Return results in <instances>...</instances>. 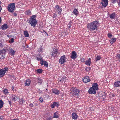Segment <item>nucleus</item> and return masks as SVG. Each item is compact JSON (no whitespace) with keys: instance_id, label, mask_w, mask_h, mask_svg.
<instances>
[{"instance_id":"nucleus-41","label":"nucleus","mask_w":120,"mask_h":120,"mask_svg":"<svg viewBox=\"0 0 120 120\" xmlns=\"http://www.w3.org/2000/svg\"><path fill=\"white\" fill-rule=\"evenodd\" d=\"M37 60H38L39 61L40 60V61H42V59L41 58V57L38 58V57H37Z\"/></svg>"},{"instance_id":"nucleus-45","label":"nucleus","mask_w":120,"mask_h":120,"mask_svg":"<svg viewBox=\"0 0 120 120\" xmlns=\"http://www.w3.org/2000/svg\"><path fill=\"white\" fill-rule=\"evenodd\" d=\"M39 99L41 102H42L43 101V99L42 98H40Z\"/></svg>"},{"instance_id":"nucleus-2","label":"nucleus","mask_w":120,"mask_h":120,"mask_svg":"<svg viewBox=\"0 0 120 120\" xmlns=\"http://www.w3.org/2000/svg\"><path fill=\"white\" fill-rule=\"evenodd\" d=\"M37 16L36 15H34L30 17L29 18V23L31 26L34 27L38 23V21L36 18Z\"/></svg>"},{"instance_id":"nucleus-22","label":"nucleus","mask_w":120,"mask_h":120,"mask_svg":"<svg viewBox=\"0 0 120 120\" xmlns=\"http://www.w3.org/2000/svg\"><path fill=\"white\" fill-rule=\"evenodd\" d=\"M91 59L90 58L88 60L85 61V64L88 66L90 65L91 64Z\"/></svg>"},{"instance_id":"nucleus-19","label":"nucleus","mask_w":120,"mask_h":120,"mask_svg":"<svg viewBox=\"0 0 120 120\" xmlns=\"http://www.w3.org/2000/svg\"><path fill=\"white\" fill-rule=\"evenodd\" d=\"M71 116L72 118L74 120H76L78 117L77 114L74 112L72 113Z\"/></svg>"},{"instance_id":"nucleus-25","label":"nucleus","mask_w":120,"mask_h":120,"mask_svg":"<svg viewBox=\"0 0 120 120\" xmlns=\"http://www.w3.org/2000/svg\"><path fill=\"white\" fill-rule=\"evenodd\" d=\"M116 16L115 14L113 13L109 15V17L111 19H114Z\"/></svg>"},{"instance_id":"nucleus-39","label":"nucleus","mask_w":120,"mask_h":120,"mask_svg":"<svg viewBox=\"0 0 120 120\" xmlns=\"http://www.w3.org/2000/svg\"><path fill=\"white\" fill-rule=\"evenodd\" d=\"M14 41V39L13 38H11L10 40L9 41V42L10 43H13Z\"/></svg>"},{"instance_id":"nucleus-54","label":"nucleus","mask_w":120,"mask_h":120,"mask_svg":"<svg viewBox=\"0 0 120 120\" xmlns=\"http://www.w3.org/2000/svg\"><path fill=\"white\" fill-rule=\"evenodd\" d=\"M8 102L10 105H11L12 103L11 101H9Z\"/></svg>"},{"instance_id":"nucleus-31","label":"nucleus","mask_w":120,"mask_h":120,"mask_svg":"<svg viewBox=\"0 0 120 120\" xmlns=\"http://www.w3.org/2000/svg\"><path fill=\"white\" fill-rule=\"evenodd\" d=\"M37 72L38 73H41L42 72V70L41 69H39L36 70Z\"/></svg>"},{"instance_id":"nucleus-59","label":"nucleus","mask_w":120,"mask_h":120,"mask_svg":"<svg viewBox=\"0 0 120 120\" xmlns=\"http://www.w3.org/2000/svg\"><path fill=\"white\" fill-rule=\"evenodd\" d=\"M35 105L36 106H37L38 105V104L37 103H35Z\"/></svg>"},{"instance_id":"nucleus-47","label":"nucleus","mask_w":120,"mask_h":120,"mask_svg":"<svg viewBox=\"0 0 120 120\" xmlns=\"http://www.w3.org/2000/svg\"><path fill=\"white\" fill-rule=\"evenodd\" d=\"M81 61V62H83L85 61V59L84 58H81L80 59Z\"/></svg>"},{"instance_id":"nucleus-32","label":"nucleus","mask_w":120,"mask_h":120,"mask_svg":"<svg viewBox=\"0 0 120 120\" xmlns=\"http://www.w3.org/2000/svg\"><path fill=\"white\" fill-rule=\"evenodd\" d=\"M9 52L11 54H12L13 55L15 54V52L14 50H13L12 49H10Z\"/></svg>"},{"instance_id":"nucleus-38","label":"nucleus","mask_w":120,"mask_h":120,"mask_svg":"<svg viewBox=\"0 0 120 120\" xmlns=\"http://www.w3.org/2000/svg\"><path fill=\"white\" fill-rule=\"evenodd\" d=\"M85 69L86 71H88L90 70L91 68L90 67H86L85 68Z\"/></svg>"},{"instance_id":"nucleus-55","label":"nucleus","mask_w":120,"mask_h":120,"mask_svg":"<svg viewBox=\"0 0 120 120\" xmlns=\"http://www.w3.org/2000/svg\"><path fill=\"white\" fill-rule=\"evenodd\" d=\"M11 89H12V90L13 91H14V87L13 86H12L11 87Z\"/></svg>"},{"instance_id":"nucleus-30","label":"nucleus","mask_w":120,"mask_h":120,"mask_svg":"<svg viewBox=\"0 0 120 120\" xmlns=\"http://www.w3.org/2000/svg\"><path fill=\"white\" fill-rule=\"evenodd\" d=\"M4 93L5 94H8L9 92H8V90L7 89H5L3 90Z\"/></svg>"},{"instance_id":"nucleus-9","label":"nucleus","mask_w":120,"mask_h":120,"mask_svg":"<svg viewBox=\"0 0 120 120\" xmlns=\"http://www.w3.org/2000/svg\"><path fill=\"white\" fill-rule=\"evenodd\" d=\"M82 80L83 82L85 83H87L89 82L91 80L90 79L89 77L87 76H86L83 77Z\"/></svg>"},{"instance_id":"nucleus-48","label":"nucleus","mask_w":120,"mask_h":120,"mask_svg":"<svg viewBox=\"0 0 120 120\" xmlns=\"http://www.w3.org/2000/svg\"><path fill=\"white\" fill-rule=\"evenodd\" d=\"M29 106H30L31 107H33L34 105L32 103H30L29 105Z\"/></svg>"},{"instance_id":"nucleus-15","label":"nucleus","mask_w":120,"mask_h":120,"mask_svg":"<svg viewBox=\"0 0 120 120\" xmlns=\"http://www.w3.org/2000/svg\"><path fill=\"white\" fill-rule=\"evenodd\" d=\"M91 87L93 88L94 89L96 90H98L99 89L98 84L96 83H93L92 84V87Z\"/></svg>"},{"instance_id":"nucleus-50","label":"nucleus","mask_w":120,"mask_h":120,"mask_svg":"<svg viewBox=\"0 0 120 120\" xmlns=\"http://www.w3.org/2000/svg\"><path fill=\"white\" fill-rule=\"evenodd\" d=\"M117 57L118 59L120 60V54H118L117 55Z\"/></svg>"},{"instance_id":"nucleus-62","label":"nucleus","mask_w":120,"mask_h":120,"mask_svg":"<svg viewBox=\"0 0 120 120\" xmlns=\"http://www.w3.org/2000/svg\"><path fill=\"white\" fill-rule=\"evenodd\" d=\"M46 90H48L47 89H46Z\"/></svg>"},{"instance_id":"nucleus-7","label":"nucleus","mask_w":120,"mask_h":120,"mask_svg":"<svg viewBox=\"0 0 120 120\" xmlns=\"http://www.w3.org/2000/svg\"><path fill=\"white\" fill-rule=\"evenodd\" d=\"M77 55L76 52L75 51H72L70 56V58L74 60L77 57Z\"/></svg>"},{"instance_id":"nucleus-5","label":"nucleus","mask_w":120,"mask_h":120,"mask_svg":"<svg viewBox=\"0 0 120 120\" xmlns=\"http://www.w3.org/2000/svg\"><path fill=\"white\" fill-rule=\"evenodd\" d=\"M8 67L4 68L3 69H0V78H1L5 75L6 71H8Z\"/></svg>"},{"instance_id":"nucleus-21","label":"nucleus","mask_w":120,"mask_h":120,"mask_svg":"<svg viewBox=\"0 0 120 120\" xmlns=\"http://www.w3.org/2000/svg\"><path fill=\"white\" fill-rule=\"evenodd\" d=\"M8 27V25L5 24H4L3 25L1 26V28L3 30H5Z\"/></svg>"},{"instance_id":"nucleus-18","label":"nucleus","mask_w":120,"mask_h":120,"mask_svg":"<svg viewBox=\"0 0 120 120\" xmlns=\"http://www.w3.org/2000/svg\"><path fill=\"white\" fill-rule=\"evenodd\" d=\"M120 86V81H118L114 83V86L117 87Z\"/></svg>"},{"instance_id":"nucleus-56","label":"nucleus","mask_w":120,"mask_h":120,"mask_svg":"<svg viewBox=\"0 0 120 120\" xmlns=\"http://www.w3.org/2000/svg\"><path fill=\"white\" fill-rule=\"evenodd\" d=\"M13 14L15 16H16L17 15V14L16 13H13Z\"/></svg>"},{"instance_id":"nucleus-29","label":"nucleus","mask_w":120,"mask_h":120,"mask_svg":"<svg viewBox=\"0 0 120 120\" xmlns=\"http://www.w3.org/2000/svg\"><path fill=\"white\" fill-rule=\"evenodd\" d=\"M37 81L39 84H41L43 82L42 80L40 78H38L37 79Z\"/></svg>"},{"instance_id":"nucleus-16","label":"nucleus","mask_w":120,"mask_h":120,"mask_svg":"<svg viewBox=\"0 0 120 120\" xmlns=\"http://www.w3.org/2000/svg\"><path fill=\"white\" fill-rule=\"evenodd\" d=\"M41 65H43V64L44 65L45 67H48V63L45 61H43L42 60V61H41L40 62Z\"/></svg>"},{"instance_id":"nucleus-36","label":"nucleus","mask_w":120,"mask_h":120,"mask_svg":"<svg viewBox=\"0 0 120 120\" xmlns=\"http://www.w3.org/2000/svg\"><path fill=\"white\" fill-rule=\"evenodd\" d=\"M5 51L4 50H2L0 51V55L5 54Z\"/></svg>"},{"instance_id":"nucleus-51","label":"nucleus","mask_w":120,"mask_h":120,"mask_svg":"<svg viewBox=\"0 0 120 120\" xmlns=\"http://www.w3.org/2000/svg\"><path fill=\"white\" fill-rule=\"evenodd\" d=\"M4 118L3 116H0V120H3Z\"/></svg>"},{"instance_id":"nucleus-6","label":"nucleus","mask_w":120,"mask_h":120,"mask_svg":"<svg viewBox=\"0 0 120 120\" xmlns=\"http://www.w3.org/2000/svg\"><path fill=\"white\" fill-rule=\"evenodd\" d=\"M55 9L56 10V12H57L60 15L61 14V12L62 11V8L60 7L59 5H57L55 6Z\"/></svg>"},{"instance_id":"nucleus-24","label":"nucleus","mask_w":120,"mask_h":120,"mask_svg":"<svg viewBox=\"0 0 120 120\" xmlns=\"http://www.w3.org/2000/svg\"><path fill=\"white\" fill-rule=\"evenodd\" d=\"M58 112V111H57L54 113L53 118H57L59 117Z\"/></svg>"},{"instance_id":"nucleus-37","label":"nucleus","mask_w":120,"mask_h":120,"mask_svg":"<svg viewBox=\"0 0 120 120\" xmlns=\"http://www.w3.org/2000/svg\"><path fill=\"white\" fill-rule=\"evenodd\" d=\"M26 15H30L31 14V12L30 11V10H27L26 11Z\"/></svg>"},{"instance_id":"nucleus-10","label":"nucleus","mask_w":120,"mask_h":120,"mask_svg":"<svg viewBox=\"0 0 120 120\" xmlns=\"http://www.w3.org/2000/svg\"><path fill=\"white\" fill-rule=\"evenodd\" d=\"M88 92L90 94H95L96 93V90L91 87L89 88Z\"/></svg>"},{"instance_id":"nucleus-63","label":"nucleus","mask_w":120,"mask_h":120,"mask_svg":"<svg viewBox=\"0 0 120 120\" xmlns=\"http://www.w3.org/2000/svg\"><path fill=\"white\" fill-rule=\"evenodd\" d=\"M40 92V93H41L40 91V92Z\"/></svg>"},{"instance_id":"nucleus-58","label":"nucleus","mask_w":120,"mask_h":120,"mask_svg":"<svg viewBox=\"0 0 120 120\" xmlns=\"http://www.w3.org/2000/svg\"><path fill=\"white\" fill-rule=\"evenodd\" d=\"M2 8L0 6V12H1V10H2Z\"/></svg>"},{"instance_id":"nucleus-20","label":"nucleus","mask_w":120,"mask_h":120,"mask_svg":"<svg viewBox=\"0 0 120 120\" xmlns=\"http://www.w3.org/2000/svg\"><path fill=\"white\" fill-rule=\"evenodd\" d=\"M116 38H111L109 40V42L112 45L114 43H115L116 41Z\"/></svg>"},{"instance_id":"nucleus-57","label":"nucleus","mask_w":120,"mask_h":120,"mask_svg":"<svg viewBox=\"0 0 120 120\" xmlns=\"http://www.w3.org/2000/svg\"><path fill=\"white\" fill-rule=\"evenodd\" d=\"M3 45L1 43H0V47H3Z\"/></svg>"},{"instance_id":"nucleus-8","label":"nucleus","mask_w":120,"mask_h":120,"mask_svg":"<svg viewBox=\"0 0 120 120\" xmlns=\"http://www.w3.org/2000/svg\"><path fill=\"white\" fill-rule=\"evenodd\" d=\"M66 56L65 55L61 56L59 60V63L61 64H63L66 62Z\"/></svg>"},{"instance_id":"nucleus-53","label":"nucleus","mask_w":120,"mask_h":120,"mask_svg":"<svg viewBox=\"0 0 120 120\" xmlns=\"http://www.w3.org/2000/svg\"><path fill=\"white\" fill-rule=\"evenodd\" d=\"M118 4L119 6L120 7V0H119L118 3Z\"/></svg>"},{"instance_id":"nucleus-34","label":"nucleus","mask_w":120,"mask_h":120,"mask_svg":"<svg viewBox=\"0 0 120 120\" xmlns=\"http://www.w3.org/2000/svg\"><path fill=\"white\" fill-rule=\"evenodd\" d=\"M101 57L100 56H97L96 57V62L97 61L99 60H100L101 59Z\"/></svg>"},{"instance_id":"nucleus-4","label":"nucleus","mask_w":120,"mask_h":120,"mask_svg":"<svg viewBox=\"0 0 120 120\" xmlns=\"http://www.w3.org/2000/svg\"><path fill=\"white\" fill-rule=\"evenodd\" d=\"M15 4L14 3H11L8 5V9L9 12H12L15 9Z\"/></svg>"},{"instance_id":"nucleus-42","label":"nucleus","mask_w":120,"mask_h":120,"mask_svg":"<svg viewBox=\"0 0 120 120\" xmlns=\"http://www.w3.org/2000/svg\"><path fill=\"white\" fill-rule=\"evenodd\" d=\"M112 36V35L110 33H109L108 34V37L109 38H111Z\"/></svg>"},{"instance_id":"nucleus-49","label":"nucleus","mask_w":120,"mask_h":120,"mask_svg":"<svg viewBox=\"0 0 120 120\" xmlns=\"http://www.w3.org/2000/svg\"><path fill=\"white\" fill-rule=\"evenodd\" d=\"M53 14H54V15L53 16V18H55L56 16H57V15L56 14L54 13Z\"/></svg>"},{"instance_id":"nucleus-44","label":"nucleus","mask_w":120,"mask_h":120,"mask_svg":"<svg viewBox=\"0 0 120 120\" xmlns=\"http://www.w3.org/2000/svg\"><path fill=\"white\" fill-rule=\"evenodd\" d=\"M42 51V49L41 47L39 48L38 49V52H40Z\"/></svg>"},{"instance_id":"nucleus-12","label":"nucleus","mask_w":120,"mask_h":120,"mask_svg":"<svg viewBox=\"0 0 120 120\" xmlns=\"http://www.w3.org/2000/svg\"><path fill=\"white\" fill-rule=\"evenodd\" d=\"M57 50L56 49H54L52 52L51 53L50 55H51L52 56L55 57H56V56L57 54Z\"/></svg>"},{"instance_id":"nucleus-3","label":"nucleus","mask_w":120,"mask_h":120,"mask_svg":"<svg viewBox=\"0 0 120 120\" xmlns=\"http://www.w3.org/2000/svg\"><path fill=\"white\" fill-rule=\"evenodd\" d=\"M69 92L70 94H72L75 97L76 96H77L80 93V91L75 88H72L69 90Z\"/></svg>"},{"instance_id":"nucleus-26","label":"nucleus","mask_w":120,"mask_h":120,"mask_svg":"<svg viewBox=\"0 0 120 120\" xmlns=\"http://www.w3.org/2000/svg\"><path fill=\"white\" fill-rule=\"evenodd\" d=\"M62 82H64V83H65L66 81L68 80V78L65 76H64L62 77Z\"/></svg>"},{"instance_id":"nucleus-1","label":"nucleus","mask_w":120,"mask_h":120,"mask_svg":"<svg viewBox=\"0 0 120 120\" xmlns=\"http://www.w3.org/2000/svg\"><path fill=\"white\" fill-rule=\"evenodd\" d=\"M99 24V23L97 21H94L88 23L86 26V28L90 31L96 30Z\"/></svg>"},{"instance_id":"nucleus-27","label":"nucleus","mask_w":120,"mask_h":120,"mask_svg":"<svg viewBox=\"0 0 120 120\" xmlns=\"http://www.w3.org/2000/svg\"><path fill=\"white\" fill-rule=\"evenodd\" d=\"M24 34L25 37H28L29 36L28 32L27 30H25L24 31Z\"/></svg>"},{"instance_id":"nucleus-17","label":"nucleus","mask_w":120,"mask_h":120,"mask_svg":"<svg viewBox=\"0 0 120 120\" xmlns=\"http://www.w3.org/2000/svg\"><path fill=\"white\" fill-rule=\"evenodd\" d=\"M52 91L54 94L58 95H59V92L58 90L56 89H53L52 90Z\"/></svg>"},{"instance_id":"nucleus-28","label":"nucleus","mask_w":120,"mask_h":120,"mask_svg":"<svg viewBox=\"0 0 120 120\" xmlns=\"http://www.w3.org/2000/svg\"><path fill=\"white\" fill-rule=\"evenodd\" d=\"M4 101L0 99V109L2 108L4 105Z\"/></svg>"},{"instance_id":"nucleus-23","label":"nucleus","mask_w":120,"mask_h":120,"mask_svg":"<svg viewBox=\"0 0 120 120\" xmlns=\"http://www.w3.org/2000/svg\"><path fill=\"white\" fill-rule=\"evenodd\" d=\"M73 14L77 15L79 14V11H78L76 8L74 9L73 11Z\"/></svg>"},{"instance_id":"nucleus-33","label":"nucleus","mask_w":120,"mask_h":120,"mask_svg":"<svg viewBox=\"0 0 120 120\" xmlns=\"http://www.w3.org/2000/svg\"><path fill=\"white\" fill-rule=\"evenodd\" d=\"M20 103L21 104L24 103L25 101V100L23 99L22 98H21L20 99Z\"/></svg>"},{"instance_id":"nucleus-46","label":"nucleus","mask_w":120,"mask_h":120,"mask_svg":"<svg viewBox=\"0 0 120 120\" xmlns=\"http://www.w3.org/2000/svg\"><path fill=\"white\" fill-rule=\"evenodd\" d=\"M52 117L50 116L49 117H48L46 118V120H51L52 119Z\"/></svg>"},{"instance_id":"nucleus-43","label":"nucleus","mask_w":120,"mask_h":120,"mask_svg":"<svg viewBox=\"0 0 120 120\" xmlns=\"http://www.w3.org/2000/svg\"><path fill=\"white\" fill-rule=\"evenodd\" d=\"M50 107H51L52 109H53L55 107L53 103V104H51Z\"/></svg>"},{"instance_id":"nucleus-64","label":"nucleus","mask_w":120,"mask_h":120,"mask_svg":"<svg viewBox=\"0 0 120 120\" xmlns=\"http://www.w3.org/2000/svg\"><path fill=\"white\" fill-rule=\"evenodd\" d=\"M40 92V93H41L40 91V92Z\"/></svg>"},{"instance_id":"nucleus-11","label":"nucleus","mask_w":120,"mask_h":120,"mask_svg":"<svg viewBox=\"0 0 120 120\" xmlns=\"http://www.w3.org/2000/svg\"><path fill=\"white\" fill-rule=\"evenodd\" d=\"M108 0H102L101 4L104 7H105L108 5Z\"/></svg>"},{"instance_id":"nucleus-60","label":"nucleus","mask_w":120,"mask_h":120,"mask_svg":"<svg viewBox=\"0 0 120 120\" xmlns=\"http://www.w3.org/2000/svg\"><path fill=\"white\" fill-rule=\"evenodd\" d=\"M71 27V26H70H70H69V27H68L69 28H70Z\"/></svg>"},{"instance_id":"nucleus-14","label":"nucleus","mask_w":120,"mask_h":120,"mask_svg":"<svg viewBox=\"0 0 120 120\" xmlns=\"http://www.w3.org/2000/svg\"><path fill=\"white\" fill-rule=\"evenodd\" d=\"M31 82L30 80L29 79H28L26 80L24 83V85L26 86H29L30 85Z\"/></svg>"},{"instance_id":"nucleus-13","label":"nucleus","mask_w":120,"mask_h":120,"mask_svg":"<svg viewBox=\"0 0 120 120\" xmlns=\"http://www.w3.org/2000/svg\"><path fill=\"white\" fill-rule=\"evenodd\" d=\"M11 97L12 99V101L14 102H15V101L18 100L19 98L17 96L13 94L11 95Z\"/></svg>"},{"instance_id":"nucleus-61","label":"nucleus","mask_w":120,"mask_h":120,"mask_svg":"<svg viewBox=\"0 0 120 120\" xmlns=\"http://www.w3.org/2000/svg\"><path fill=\"white\" fill-rule=\"evenodd\" d=\"M2 3V2L1 1H0V5H1V4Z\"/></svg>"},{"instance_id":"nucleus-40","label":"nucleus","mask_w":120,"mask_h":120,"mask_svg":"<svg viewBox=\"0 0 120 120\" xmlns=\"http://www.w3.org/2000/svg\"><path fill=\"white\" fill-rule=\"evenodd\" d=\"M112 3L114 4L118 0H111Z\"/></svg>"},{"instance_id":"nucleus-35","label":"nucleus","mask_w":120,"mask_h":120,"mask_svg":"<svg viewBox=\"0 0 120 120\" xmlns=\"http://www.w3.org/2000/svg\"><path fill=\"white\" fill-rule=\"evenodd\" d=\"M54 106H56L57 107H58L59 106V105L58 104V102H54L53 103Z\"/></svg>"},{"instance_id":"nucleus-52","label":"nucleus","mask_w":120,"mask_h":120,"mask_svg":"<svg viewBox=\"0 0 120 120\" xmlns=\"http://www.w3.org/2000/svg\"><path fill=\"white\" fill-rule=\"evenodd\" d=\"M58 81L59 82H62V78H61V79H58Z\"/></svg>"}]
</instances>
